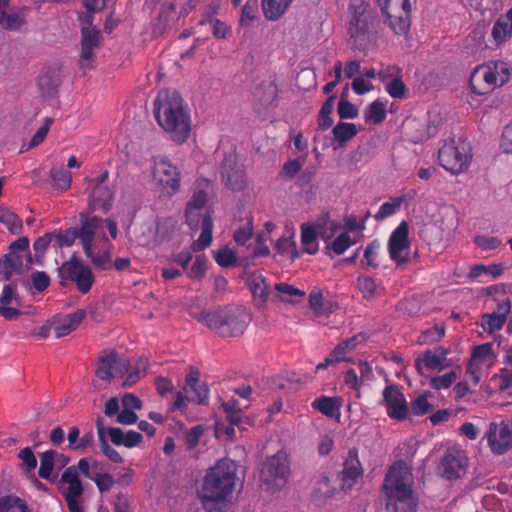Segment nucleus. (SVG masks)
Returning a JSON list of instances; mask_svg holds the SVG:
<instances>
[{"label": "nucleus", "instance_id": "obj_1", "mask_svg": "<svg viewBox=\"0 0 512 512\" xmlns=\"http://www.w3.org/2000/svg\"><path fill=\"white\" fill-rule=\"evenodd\" d=\"M73 235L80 240L85 255L96 267L103 270L112 267L110 238L116 239L118 235L115 221L81 213L80 226Z\"/></svg>", "mask_w": 512, "mask_h": 512}, {"label": "nucleus", "instance_id": "obj_2", "mask_svg": "<svg viewBox=\"0 0 512 512\" xmlns=\"http://www.w3.org/2000/svg\"><path fill=\"white\" fill-rule=\"evenodd\" d=\"M154 115L158 125L173 142L183 144L190 138V110L177 91L164 89L158 92L154 101Z\"/></svg>", "mask_w": 512, "mask_h": 512}, {"label": "nucleus", "instance_id": "obj_3", "mask_svg": "<svg viewBox=\"0 0 512 512\" xmlns=\"http://www.w3.org/2000/svg\"><path fill=\"white\" fill-rule=\"evenodd\" d=\"M237 465L221 459L210 467L203 478L198 497L207 512H222L236 486Z\"/></svg>", "mask_w": 512, "mask_h": 512}, {"label": "nucleus", "instance_id": "obj_4", "mask_svg": "<svg viewBox=\"0 0 512 512\" xmlns=\"http://www.w3.org/2000/svg\"><path fill=\"white\" fill-rule=\"evenodd\" d=\"M411 467L404 461L395 462L388 470L383 484L386 508L393 512H416Z\"/></svg>", "mask_w": 512, "mask_h": 512}, {"label": "nucleus", "instance_id": "obj_5", "mask_svg": "<svg viewBox=\"0 0 512 512\" xmlns=\"http://www.w3.org/2000/svg\"><path fill=\"white\" fill-rule=\"evenodd\" d=\"M147 367L148 360L146 358H139L131 367L125 356H120L114 351H104L99 356L96 376L101 380L124 378L122 386L128 387L145 375Z\"/></svg>", "mask_w": 512, "mask_h": 512}, {"label": "nucleus", "instance_id": "obj_6", "mask_svg": "<svg viewBox=\"0 0 512 512\" xmlns=\"http://www.w3.org/2000/svg\"><path fill=\"white\" fill-rule=\"evenodd\" d=\"M207 193L203 190L195 191L188 201L185 209L186 223L191 230L201 227L199 237L192 242L194 252L205 250L212 243L213 219L210 207L207 205Z\"/></svg>", "mask_w": 512, "mask_h": 512}, {"label": "nucleus", "instance_id": "obj_7", "mask_svg": "<svg viewBox=\"0 0 512 512\" xmlns=\"http://www.w3.org/2000/svg\"><path fill=\"white\" fill-rule=\"evenodd\" d=\"M196 319L223 337H234L244 333L250 315L241 307H224L203 311Z\"/></svg>", "mask_w": 512, "mask_h": 512}, {"label": "nucleus", "instance_id": "obj_8", "mask_svg": "<svg viewBox=\"0 0 512 512\" xmlns=\"http://www.w3.org/2000/svg\"><path fill=\"white\" fill-rule=\"evenodd\" d=\"M511 67L504 61H489L477 66L470 76V89L475 95H486L506 84Z\"/></svg>", "mask_w": 512, "mask_h": 512}, {"label": "nucleus", "instance_id": "obj_9", "mask_svg": "<svg viewBox=\"0 0 512 512\" xmlns=\"http://www.w3.org/2000/svg\"><path fill=\"white\" fill-rule=\"evenodd\" d=\"M472 158L470 143L461 137L448 138L438 152L440 165L452 175L467 172Z\"/></svg>", "mask_w": 512, "mask_h": 512}, {"label": "nucleus", "instance_id": "obj_10", "mask_svg": "<svg viewBox=\"0 0 512 512\" xmlns=\"http://www.w3.org/2000/svg\"><path fill=\"white\" fill-rule=\"evenodd\" d=\"M151 180L159 198H172L181 187L179 167L166 157H155L151 165Z\"/></svg>", "mask_w": 512, "mask_h": 512}, {"label": "nucleus", "instance_id": "obj_11", "mask_svg": "<svg viewBox=\"0 0 512 512\" xmlns=\"http://www.w3.org/2000/svg\"><path fill=\"white\" fill-rule=\"evenodd\" d=\"M289 473L287 457L279 452L263 462L260 471L261 485L267 491H278L287 484Z\"/></svg>", "mask_w": 512, "mask_h": 512}, {"label": "nucleus", "instance_id": "obj_12", "mask_svg": "<svg viewBox=\"0 0 512 512\" xmlns=\"http://www.w3.org/2000/svg\"><path fill=\"white\" fill-rule=\"evenodd\" d=\"M382 12L386 15V23L397 35H407L410 29L409 0H377Z\"/></svg>", "mask_w": 512, "mask_h": 512}, {"label": "nucleus", "instance_id": "obj_13", "mask_svg": "<svg viewBox=\"0 0 512 512\" xmlns=\"http://www.w3.org/2000/svg\"><path fill=\"white\" fill-rule=\"evenodd\" d=\"M388 253L390 259L397 265L409 261L411 242L409 240V225L402 221L391 233L388 240Z\"/></svg>", "mask_w": 512, "mask_h": 512}, {"label": "nucleus", "instance_id": "obj_14", "mask_svg": "<svg viewBox=\"0 0 512 512\" xmlns=\"http://www.w3.org/2000/svg\"><path fill=\"white\" fill-rule=\"evenodd\" d=\"M61 493L64 496L70 512H83L80 498L83 494V485L79 478L76 466H69L62 473Z\"/></svg>", "mask_w": 512, "mask_h": 512}, {"label": "nucleus", "instance_id": "obj_15", "mask_svg": "<svg viewBox=\"0 0 512 512\" xmlns=\"http://www.w3.org/2000/svg\"><path fill=\"white\" fill-rule=\"evenodd\" d=\"M496 361V354L492 343H484L473 348L466 373L476 385L479 383L482 372L491 368Z\"/></svg>", "mask_w": 512, "mask_h": 512}, {"label": "nucleus", "instance_id": "obj_16", "mask_svg": "<svg viewBox=\"0 0 512 512\" xmlns=\"http://www.w3.org/2000/svg\"><path fill=\"white\" fill-rule=\"evenodd\" d=\"M107 179L108 172L105 171L99 177L89 182V208L92 212H107L112 207L114 192L106 183Z\"/></svg>", "mask_w": 512, "mask_h": 512}, {"label": "nucleus", "instance_id": "obj_17", "mask_svg": "<svg viewBox=\"0 0 512 512\" xmlns=\"http://www.w3.org/2000/svg\"><path fill=\"white\" fill-rule=\"evenodd\" d=\"M352 17L349 24V32L359 46H365L370 41L369 24L371 14L367 5L362 1L350 5Z\"/></svg>", "mask_w": 512, "mask_h": 512}, {"label": "nucleus", "instance_id": "obj_18", "mask_svg": "<svg viewBox=\"0 0 512 512\" xmlns=\"http://www.w3.org/2000/svg\"><path fill=\"white\" fill-rule=\"evenodd\" d=\"M485 438L492 453L505 454L512 448V424L507 421L490 423Z\"/></svg>", "mask_w": 512, "mask_h": 512}, {"label": "nucleus", "instance_id": "obj_19", "mask_svg": "<svg viewBox=\"0 0 512 512\" xmlns=\"http://www.w3.org/2000/svg\"><path fill=\"white\" fill-rule=\"evenodd\" d=\"M467 468V457L463 450L448 448L440 462L439 472L442 477L452 480L462 477Z\"/></svg>", "mask_w": 512, "mask_h": 512}, {"label": "nucleus", "instance_id": "obj_20", "mask_svg": "<svg viewBox=\"0 0 512 512\" xmlns=\"http://www.w3.org/2000/svg\"><path fill=\"white\" fill-rule=\"evenodd\" d=\"M200 4H206L207 8L202 19L199 21V24L204 25L209 23L215 37L225 38L228 30L226 24L212 17L220 8V0H188L184 6V12L187 14Z\"/></svg>", "mask_w": 512, "mask_h": 512}, {"label": "nucleus", "instance_id": "obj_21", "mask_svg": "<svg viewBox=\"0 0 512 512\" xmlns=\"http://www.w3.org/2000/svg\"><path fill=\"white\" fill-rule=\"evenodd\" d=\"M382 403L387 415L394 420H404L408 416V404L405 396L395 385L386 386L382 392Z\"/></svg>", "mask_w": 512, "mask_h": 512}, {"label": "nucleus", "instance_id": "obj_22", "mask_svg": "<svg viewBox=\"0 0 512 512\" xmlns=\"http://www.w3.org/2000/svg\"><path fill=\"white\" fill-rule=\"evenodd\" d=\"M62 270L66 274V277L76 284L77 289L82 294H86L90 291L94 283V275L89 266L74 259L66 262Z\"/></svg>", "mask_w": 512, "mask_h": 512}, {"label": "nucleus", "instance_id": "obj_23", "mask_svg": "<svg viewBox=\"0 0 512 512\" xmlns=\"http://www.w3.org/2000/svg\"><path fill=\"white\" fill-rule=\"evenodd\" d=\"M175 224H177V221L171 217L144 224L142 232L138 236L139 244L147 247L156 246L166 238V231L162 230L163 227H174Z\"/></svg>", "mask_w": 512, "mask_h": 512}, {"label": "nucleus", "instance_id": "obj_24", "mask_svg": "<svg viewBox=\"0 0 512 512\" xmlns=\"http://www.w3.org/2000/svg\"><path fill=\"white\" fill-rule=\"evenodd\" d=\"M222 178L228 188L241 191L246 186L244 171L237 165L236 155L230 152L222 162Z\"/></svg>", "mask_w": 512, "mask_h": 512}, {"label": "nucleus", "instance_id": "obj_25", "mask_svg": "<svg viewBox=\"0 0 512 512\" xmlns=\"http://www.w3.org/2000/svg\"><path fill=\"white\" fill-rule=\"evenodd\" d=\"M363 468L356 448L349 449L341 472L342 488L350 490L362 476Z\"/></svg>", "mask_w": 512, "mask_h": 512}, {"label": "nucleus", "instance_id": "obj_26", "mask_svg": "<svg viewBox=\"0 0 512 512\" xmlns=\"http://www.w3.org/2000/svg\"><path fill=\"white\" fill-rule=\"evenodd\" d=\"M448 353V349L442 346L427 350L416 359L415 366L418 371H421L423 367L432 371H441L448 366Z\"/></svg>", "mask_w": 512, "mask_h": 512}, {"label": "nucleus", "instance_id": "obj_27", "mask_svg": "<svg viewBox=\"0 0 512 512\" xmlns=\"http://www.w3.org/2000/svg\"><path fill=\"white\" fill-rule=\"evenodd\" d=\"M85 317L86 311L83 309H78L65 316L54 317L51 321V326L56 338L67 336L76 330Z\"/></svg>", "mask_w": 512, "mask_h": 512}, {"label": "nucleus", "instance_id": "obj_28", "mask_svg": "<svg viewBox=\"0 0 512 512\" xmlns=\"http://www.w3.org/2000/svg\"><path fill=\"white\" fill-rule=\"evenodd\" d=\"M365 337L363 334L355 335L347 340L340 342L330 355L321 363L316 366V370L327 368L329 365L347 360L346 355L353 351L358 343L364 341Z\"/></svg>", "mask_w": 512, "mask_h": 512}, {"label": "nucleus", "instance_id": "obj_29", "mask_svg": "<svg viewBox=\"0 0 512 512\" xmlns=\"http://www.w3.org/2000/svg\"><path fill=\"white\" fill-rule=\"evenodd\" d=\"M20 299L11 285H4L0 296V315L6 320H14L21 315L18 307Z\"/></svg>", "mask_w": 512, "mask_h": 512}, {"label": "nucleus", "instance_id": "obj_30", "mask_svg": "<svg viewBox=\"0 0 512 512\" xmlns=\"http://www.w3.org/2000/svg\"><path fill=\"white\" fill-rule=\"evenodd\" d=\"M510 301L503 300L498 303L497 311L493 313L484 314L481 318L482 329L492 334L500 330L506 322L507 315L510 312Z\"/></svg>", "mask_w": 512, "mask_h": 512}, {"label": "nucleus", "instance_id": "obj_31", "mask_svg": "<svg viewBox=\"0 0 512 512\" xmlns=\"http://www.w3.org/2000/svg\"><path fill=\"white\" fill-rule=\"evenodd\" d=\"M246 283L255 305L259 308L264 307L270 295V285L266 278L260 273H252L248 276Z\"/></svg>", "mask_w": 512, "mask_h": 512}, {"label": "nucleus", "instance_id": "obj_32", "mask_svg": "<svg viewBox=\"0 0 512 512\" xmlns=\"http://www.w3.org/2000/svg\"><path fill=\"white\" fill-rule=\"evenodd\" d=\"M337 494L336 488L327 477L319 479L313 487L311 501L315 506L325 507Z\"/></svg>", "mask_w": 512, "mask_h": 512}, {"label": "nucleus", "instance_id": "obj_33", "mask_svg": "<svg viewBox=\"0 0 512 512\" xmlns=\"http://www.w3.org/2000/svg\"><path fill=\"white\" fill-rule=\"evenodd\" d=\"M491 36L497 45L512 37V7L495 21Z\"/></svg>", "mask_w": 512, "mask_h": 512}, {"label": "nucleus", "instance_id": "obj_34", "mask_svg": "<svg viewBox=\"0 0 512 512\" xmlns=\"http://www.w3.org/2000/svg\"><path fill=\"white\" fill-rule=\"evenodd\" d=\"M309 307L315 316H324L332 313L336 307L335 303L323 295V291L314 287L309 293Z\"/></svg>", "mask_w": 512, "mask_h": 512}, {"label": "nucleus", "instance_id": "obj_35", "mask_svg": "<svg viewBox=\"0 0 512 512\" xmlns=\"http://www.w3.org/2000/svg\"><path fill=\"white\" fill-rule=\"evenodd\" d=\"M100 39L99 30L94 27H82V50L81 65L84 67V61H89L93 56V49L98 45Z\"/></svg>", "mask_w": 512, "mask_h": 512}, {"label": "nucleus", "instance_id": "obj_36", "mask_svg": "<svg viewBox=\"0 0 512 512\" xmlns=\"http://www.w3.org/2000/svg\"><path fill=\"white\" fill-rule=\"evenodd\" d=\"M489 394L497 392L512 396V373L509 369L504 368L500 373L493 375L488 383Z\"/></svg>", "mask_w": 512, "mask_h": 512}, {"label": "nucleus", "instance_id": "obj_37", "mask_svg": "<svg viewBox=\"0 0 512 512\" xmlns=\"http://www.w3.org/2000/svg\"><path fill=\"white\" fill-rule=\"evenodd\" d=\"M61 69L58 65L45 68L38 76V86L43 93H51L60 84Z\"/></svg>", "mask_w": 512, "mask_h": 512}, {"label": "nucleus", "instance_id": "obj_38", "mask_svg": "<svg viewBox=\"0 0 512 512\" xmlns=\"http://www.w3.org/2000/svg\"><path fill=\"white\" fill-rule=\"evenodd\" d=\"M108 435L115 445H124L127 448H133L137 446L143 439L139 432L129 430L128 432L124 433L122 429L117 427L109 428Z\"/></svg>", "mask_w": 512, "mask_h": 512}, {"label": "nucleus", "instance_id": "obj_39", "mask_svg": "<svg viewBox=\"0 0 512 512\" xmlns=\"http://www.w3.org/2000/svg\"><path fill=\"white\" fill-rule=\"evenodd\" d=\"M185 394H187L188 401L200 404L207 398L208 389L194 373H191L186 379Z\"/></svg>", "mask_w": 512, "mask_h": 512}, {"label": "nucleus", "instance_id": "obj_40", "mask_svg": "<svg viewBox=\"0 0 512 512\" xmlns=\"http://www.w3.org/2000/svg\"><path fill=\"white\" fill-rule=\"evenodd\" d=\"M293 0H261L262 11L265 18L269 21L280 19Z\"/></svg>", "mask_w": 512, "mask_h": 512}, {"label": "nucleus", "instance_id": "obj_41", "mask_svg": "<svg viewBox=\"0 0 512 512\" xmlns=\"http://www.w3.org/2000/svg\"><path fill=\"white\" fill-rule=\"evenodd\" d=\"M387 100L377 99L370 103L364 111L366 122L372 124L382 123L387 116Z\"/></svg>", "mask_w": 512, "mask_h": 512}, {"label": "nucleus", "instance_id": "obj_42", "mask_svg": "<svg viewBox=\"0 0 512 512\" xmlns=\"http://www.w3.org/2000/svg\"><path fill=\"white\" fill-rule=\"evenodd\" d=\"M78 475L82 474L87 479L94 481L99 471L105 466V463L97 461L92 457L81 458L77 465Z\"/></svg>", "mask_w": 512, "mask_h": 512}, {"label": "nucleus", "instance_id": "obj_43", "mask_svg": "<svg viewBox=\"0 0 512 512\" xmlns=\"http://www.w3.org/2000/svg\"><path fill=\"white\" fill-rule=\"evenodd\" d=\"M361 264L365 269H377L380 266V243L377 240L367 244Z\"/></svg>", "mask_w": 512, "mask_h": 512}, {"label": "nucleus", "instance_id": "obj_44", "mask_svg": "<svg viewBox=\"0 0 512 512\" xmlns=\"http://www.w3.org/2000/svg\"><path fill=\"white\" fill-rule=\"evenodd\" d=\"M293 237V230H287V232L275 243V249L277 253L281 255H288L292 259L298 257L299 253L296 249V244L293 240Z\"/></svg>", "mask_w": 512, "mask_h": 512}, {"label": "nucleus", "instance_id": "obj_45", "mask_svg": "<svg viewBox=\"0 0 512 512\" xmlns=\"http://www.w3.org/2000/svg\"><path fill=\"white\" fill-rule=\"evenodd\" d=\"M275 290L278 292V295L271 298L272 302H294V297H304L305 293L298 288L286 284V283H278L275 285Z\"/></svg>", "mask_w": 512, "mask_h": 512}, {"label": "nucleus", "instance_id": "obj_46", "mask_svg": "<svg viewBox=\"0 0 512 512\" xmlns=\"http://www.w3.org/2000/svg\"><path fill=\"white\" fill-rule=\"evenodd\" d=\"M25 24V15L23 12H5L0 13V26L9 31H18Z\"/></svg>", "mask_w": 512, "mask_h": 512}, {"label": "nucleus", "instance_id": "obj_47", "mask_svg": "<svg viewBox=\"0 0 512 512\" xmlns=\"http://www.w3.org/2000/svg\"><path fill=\"white\" fill-rule=\"evenodd\" d=\"M301 243L304 251L308 254H315L318 251L317 231L314 226H302Z\"/></svg>", "mask_w": 512, "mask_h": 512}, {"label": "nucleus", "instance_id": "obj_48", "mask_svg": "<svg viewBox=\"0 0 512 512\" xmlns=\"http://www.w3.org/2000/svg\"><path fill=\"white\" fill-rule=\"evenodd\" d=\"M0 223L13 234H19L23 228L22 220L6 207H0Z\"/></svg>", "mask_w": 512, "mask_h": 512}, {"label": "nucleus", "instance_id": "obj_49", "mask_svg": "<svg viewBox=\"0 0 512 512\" xmlns=\"http://www.w3.org/2000/svg\"><path fill=\"white\" fill-rule=\"evenodd\" d=\"M57 455V452L54 450L45 451L40 455V467L38 474L41 478L46 480L51 479L52 472L54 470L55 458Z\"/></svg>", "mask_w": 512, "mask_h": 512}, {"label": "nucleus", "instance_id": "obj_50", "mask_svg": "<svg viewBox=\"0 0 512 512\" xmlns=\"http://www.w3.org/2000/svg\"><path fill=\"white\" fill-rule=\"evenodd\" d=\"M357 287L362 296L367 300L373 299L379 291L376 281L368 275L358 276Z\"/></svg>", "mask_w": 512, "mask_h": 512}, {"label": "nucleus", "instance_id": "obj_51", "mask_svg": "<svg viewBox=\"0 0 512 512\" xmlns=\"http://www.w3.org/2000/svg\"><path fill=\"white\" fill-rule=\"evenodd\" d=\"M312 407L326 416H334L339 409L336 399L322 396L312 402Z\"/></svg>", "mask_w": 512, "mask_h": 512}, {"label": "nucleus", "instance_id": "obj_52", "mask_svg": "<svg viewBox=\"0 0 512 512\" xmlns=\"http://www.w3.org/2000/svg\"><path fill=\"white\" fill-rule=\"evenodd\" d=\"M97 431H98V437L100 442V448L102 453L112 462L114 463H121L123 461V458L121 455L116 451L113 447H111L105 436H104V428L102 427L101 423L98 421L97 423Z\"/></svg>", "mask_w": 512, "mask_h": 512}, {"label": "nucleus", "instance_id": "obj_53", "mask_svg": "<svg viewBox=\"0 0 512 512\" xmlns=\"http://www.w3.org/2000/svg\"><path fill=\"white\" fill-rule=\"evenodd\" d=\"M332 133L335 140L344 143L357 134V128L353 123L341 122L334 126Z\"/></svg>", "mask_w": 512, "mask_h": 512}, {"label": "nucleus", "instance_id": "obj_54", "mask_svg": "<svg viewBox=\"0 0 512 512\" xmlns=\"http://www.w3.org/2000/svg\"><path fill=\"white\" fill-rule=\"evenodd\" d=\"M216 263L223 268L233 267L237 262L236 253L228 248L222 247L212 252Z\"/></svg>", "mask_w": 512, "mask_h": 512}, {"label": "nucleus", "instance_id": "obj_55", "mask_svg": "<svg viewBox=\"0 0 512 512\" xmlns=\"http://www.w3.org/2000/svg\"><path fill=\"white\" fill-rule=\"evenodd\" d=\"M0 512H30V510L20 498L5 496L0 498Z\"/></svg>", "mask_w": 512, "mask_h": 512}, {"label": "nucleus", "instance_id": "obj_56", "mask_svg": "<svg viewBox=\"0 0 512 512\" xmlns=\"http://www.w3.org/2000/svg\"><path fill=\"white\" fill-rule=\"evenodd\" d=\"M51 178L57 189L65 191L70 188L72 182L71 173L65 168H53L51 170Z\"/></svg>", "mask_w": 512, "mask_h": 512}, {"label": "nucleus", "instance_id": "obj_57", "mask_svg": "<svg viewBox=\"0 0 512 512\" xmlns=\"http://www.w3.org/2000/svg\"><path fill=\"white\" fill-rule=\"evenodd\" d=\"M356 243L357 240L352 238L348 232H342L331 242L329 247L335 254L341 255Z\"/></svg>", "mask_w": 512, "mask_h": 512}, {"label": "nucleus", "instance_id": "obj_58", "mask_svg": "<svg viewBox=\"0 0 512 512\" xmlns=\"http://www.w3.org/2000/svg\"><path fill=\"white\" fill-rule=\"evenodd\" d=\"M176 19L175 5L172 2L163 3L158 16V30L162 31Z\"/></svg>", "mask_w": 512, "mask_h": 512}, {"label": "nucleus", "instance_id": "obj_59", "mask_svg": "<svg viewBox=\"0 0 512 512\" xmlns=\"http://www.w3.org/2000/svg\"><path fill=\"white\" fill-rule=\"evenodd\" d=\"M445 334L444 327L442 325H434L423 331L418 337L417 342L421 345L432 344L439 341Z\"/></svg>", "mask_w": 512, "mask_h": 512}, {"label": "nucleus", "instance_id": "obj_60", "mask_svg": "<svg viewBox=\"0 0 512 512\" xmlns=\"http://www.w3.org/2000/svg\"><path fill=\"white\" fill-rule=\"evenodd\" d=\"M335 99V96H331L329 99L326 100V102L322 105L319 118H318V125L321 130H327L333 125V120L330 117V114L333 111V101Z\"/></svg>", "mask_w": 512, "mask_h": 512}, {"label": "nucleus", "instance_id": "obj_61", "mask_svg": "<svg viewBox=\"0 0 512 512\" xmlns=\"http://www.w3.org/2000/svg\"><path fill=\"white\" fill-rule=\"evenodd\" d=\"M93 482L101 493L110 491L116 483L113 476L105 469V466L99 471Z\"/></svg>", "mask_w": 512, "mask_h": 512}, {"label": "nucleus", "instance_id": "obj_62", "mask_svg": "<svg viewBox=\"0 0 512 512\" xmlns=\"http://www.w3.org/2000/svg\"><path fill=\"white\" fill-rule=\"evenodd\" d=\"M187 277L191 279H200L206 273V260L204 256H196L192 265L186 269Z\"/></svg>", "mask_w": 512, "mask_h": 512}, {"label": "nucleus", "instance_id": "obj_63", "mask_svg": "<svg viewBox=\"0 0 512 512\" xmlns=\"http://www.w3.org/2000/svg\"><path fill=\"white\" fill-rule=\"evenodd\" d=\"M403 202L402 197H397L391 199V201L384 202L380 207L376 214L377 219H385L391 215H393L401 206Z\"/></svg>", "mask_w": 512, "mask_h": 512}, {"label": "nucleus", "instance_id": "obj_64", "mask_svg": "<svg viewBox=\"0 0 512 512\" xmlns=\"http://www.w3.org/2000/svg\"><path fill=\"white\" fill-rule=\"evenodd\" d=\"M457 380V374L454 371H450L446 374L433 377L430 380V386L433 389L441 390L449 388Z\"/></svg>", "mask_w": 512, "mask_h": 512}]
</instances>
